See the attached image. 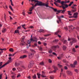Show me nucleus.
<instances>
[{
	"label": "nucleus",
	"mask_w": 79,
	"mask_h": 79,
	"mask_svg": "<svg viewBox=\"0 0 79 79\" xmlns=\"http://www.w3.org/2000/svg\"><path fill=\"white\" fill-rule=\"evenodd\" d=\"M30 50L32 52V53H29L28 54V56L30 59H32L34 56V53H35V51L34 50L31 49Z\"/></svg>",
	"instance_id": "obj_1"
},
{
	"label": "nucleus",
	"mask_w": 79,
	"mask_h": 79,
	"mask_svg": "<svg viewBox=\"0 0 79 79\" xmlns=\"http://www.w3.org/2000/svg\"><path fill=\"white\" fill-rule=\"evenodd\" d=\"M70 40L71 41V42H70V44H71V45H72L73 43H76V42H77L76 39L74 38H72L71 39L69 38L68 39V41H70Z\"/></svg>",
	"instance_id": "obj_2"
},
{
	"label": "nucleus",
	"mask_w": 79,
	"mask_h": 79,
	"mask_svg": "<svg viewBox=\"0 0 79 79\" xmlns=\"http://www.w3.org/2000/svg\"><path fill=\"white\" fill-rule=\"evenodd\" d=\"M48 2H47V3H45L44 6H45L47 8L48 7L49 8H51L55 12L57 11V9H54L53 7L48 6Z\"/></svg>",
	"instance_id": "obj_3"
},
{
	"label": "nucleus",
	"mask_w": 79,
	"mask_h": 79,
	"mask_svg": "<svg viewBox=\"0 0 79 79\" xmlns=\"http://www.w3.org/2000/svg\"><path fill=\"white\" fill-rule=\"evenodd\" d=\"M37 5H41L40 2L36 3L34 6H32L30 8L29 11H32V10L34 9V8L35 6H37Z\"/></svg>",
	"instance_id": "obj_4"
},
{
	"label": "nucleus",
	"mask_w": 79,
	"mask_h": 79,
	"mask_svg": "<svg viewBox=\"0 0 79 79\" xmlns=\"http://www.w3.org/2000/svg\"><path fill=\"white\" fill-rule=\"evenodd\" d=\"M66 3H67V1H61V5H62V6H65V8H68V5L66 4Z\"/></svg>",
	"instance_id": "obj_5"
},
{
	"label": "nucleus",
	"mask_w": 79,
	"mask_h": 79,
	"mask_svg": "<svg viewBox=\"0 0 79 79\" xmlns=\"http://www.w3.org/2000/svg\"><path fill=\"white\" fill-rule=\"evenodd\" d=\"M31 2H37V3H40L41 5H38V6H44L45 3H42V2H39V1H36L35 0H31Z\"/></svg>",
	"instance_id": "obj_6"
},
{
	"label": "nucleus",
	"mask_w": 79,
	"mask_h": 79,
	"mask_svg": "<svg viewBox=\"0 0 79 79\" xmlns=\"http://www.w3.org/2000/svg\"><path fill=\"white\" fill-rule=\"evenodd\" d=\"M51 48L53 50H55L57 48H59V46L58 45L52 46L51 47Z\"/></svg>",
	"instance_id": "obj_7"
},
{
	"label": "nucleus",
	"mask_w": 79,
	"mask_h": 79,
	"mask_svg": "<svg viewBox=\"0 0 79 79\" xmlns=\"http://www.w3.org/2000/svg\"><path fill=\"white\" fill-rule=\"evenodd\" d=\"M53 68L55 69L54 70H53V71H52L51 73H56V70L58 69L57 68V67L56 66H55V65H53L52 66Z\"/></svg>",
	"instance_id": "obj_8"
},
{
	"label": "nucleus",
	"mask_w": 79,
	"mask_h": 79,
	"mask_svg": "<svg viewBox=\"0 0 79 79\" xmlns=\"http://www.w3.org/2000/svg\"><path fill=\"white\" fill-rule=\"evenodd\" d=\"M67 74L69 76H72L73 75V73L71 71L69 70H67L66 71Z\"/></svg>",
	"instance_id": "obj_9"
},
{
	"label": "nucleus",
	"mask_w": 79,
	"mask_h": 79,
	"mask_svg": "<svg viewBox=\"0 0 79 79\" xmlns=\"http://www.w3.org/2000/svg\"><path fill=\"white\" fill-rule=\"evenodd\" d=\"M76 64H77V61H75L73 63V64H70V65L72 67H73V68H75V65H76Z\"/></svg>",
	"instance_id": "obj_10"
},
{
	"label": "nucleus",
	"mask_w": 79,
	"mask_h": 79,
	"mask_svg": "<svg viewBox=\"0 0 79 79\" xmlns=\"http://www.w3.org/2000/svg\"><path fill=\"white\" fill-rule=\"evenodd\" d=\"M65 11H66V10L65 9V10H57L56 12H58V13H63V14H64V12Z\"/></svg>",
	"instance_id": "obj_11"
},
{
	"label": "nucleus",
	"mask_w": 79,
	"mask_h": 79,
	"mask_svg": "<svg viewBox=\"0 0 79 79\" xmlns=\"http://www.w3.org/2000/svg\"><path fill=\"white\" fill-rule=\"evenodd\" d=\"M77 15H78V13L77 12L74 13V14L73 18H77Z\"/></svg>",
	"instance_id": "obj_12"
},
{
	"label": "nucleus",
	"mask_w": 79,
	"mask_h": 79,
	"mask_svg": "<svg viewBox=\"0 0 79 79\" xmlns=\"http://www.w3.org/2000/svg\"><path fill=\"white\" fill-rule=\"evenodd\" d=\"M27 56V55H24L23 56H21L19 58L21 59H23V58H26Z\"/></svg>",
	"instance_id": "obj_13"
},
{
	"label": "nucleus",
	"mask_w": 79,
	"mask_h": 79,
	"mask_svg": "<svg viewBox=\"0 0 79 79\" xmlns=\"http://www.w3.org/2000/svg\"><path fill=\"white\" fill-rule=\"evenodd\" d=\"M54 2H56V3H60L61 5V1L60 0H54Z\"/></svg>",
	"instance_id": "obj_14"
},
{
	"label": "nucleus",
	"mask_w": 79,
	"mask_h": 79,
	"mask_svg": "<svg viewBox=\"0 0 79 79\" xmlns=\"http://www.w3.org/2000/svg\"><path fill=\"white\" fill-rule=\"evenodd\" d=\"M39 31H38V32H45V30H43L42 29H41Z\"/></svg>",
	"instance_id": "obj_15"
},
{
	"label": "nucleus",
	"mask_w": 79,
	"mask_h": 79,
	"mask_svg": "<svg viewBox=\"0 0 79 79\" xmlns=\"http://www.w3.org/2000/svg\"><path fill=\"white\" fill-rule=\"evenodd\" d=\"M53 52V50L52 49H49L48 50V53H52Z\"/></svg>",
	"instance_id": "obj_16"
},
{
	"label": "nucleus",
	"mask_w": 79,
	"mask_h": 79,
	"mask_svg": "<svg viewBox=\"0 0 79 79\" xmlns=\"http://www.w3.org/2000/svg\"><path fill=\"white\" fill-rule=\"evenodd\" d=\"M61 6H60V8H62L63 9V10H65V9H66V7H65V6H62V4H61Z\"/></svg>",
	"instance_id": "obj_17"
},
{
	"label": "nucleus",
	"mask_w": 79,
	"mask_h": 79,
	"mask_svg": "<svg viewBox=\"0 0 79 79\" xmlns=\"http://www.w3.org/2000/svg\"><path fill=\"white\" fill-rule=\"evenodd\" d=\"M57 18L58 19L60 23H61V16H57Z\"/></svg>",
	"instance_id": "obj_18"
},
{
	"label": "nucleus",
	"mask_w": 79,
	"mask_h": 79,
	"mask_svg": "<svg viewBox=\"0 0 79 79\" xmlns=\"http://www.w3.org/2000/svg\"><path fill=\"white\" fill-rule=\"evenodd\" d=\"M20 64L19 63H15V66H19Z\"/></svg>",
	"instance_id": "obj_19"
},
{
	"label": "nucleus",
	"mask_w": 79,
	"mask_h": 79,
	"mask_svg": "<svg viewBox=\"0 0 79 79\" xmlns=\"http://www.w3.org/2000/svg\"><path fill=\"white\" fill-rule=\"evenodd\" d=\"M44 62L43 61L40 62L39 64V65H40L41 66H44Z\"/></svg>",
	"instance_id": "obj_20"
},
{
	"label": "nucleus",
	"mask_w": 79,
	"mask_h": 79,
	"mask_svg": "<svg viewBox=\"0 0 79 79\" xmlns=\"http://www.w3.org/2000/svg\"><path fill=\"white\" fill-rule=\"evenodd\" d=\"M8 64V63H5V64H4V65L1 66V67L0 68H2L4 67L5 66H6V65Z\"/></svg>",
	"instance_id": "obj_21"
},
{
	"label": "nucleus",
	"mask_w": 79,
	"mask_h": 79,
	"mask_svg": "<svg viewBox=\"0 0 79 79\" xmlns=\"http://www.w3.org/2000/svg\"><path fill=\"white\" fill-rule=\"evenodd\" d=\"M64 44H67L68 42H67V40H64V41H62Z\"/></svg>",
	"instance_id": "obj_22"
},
{
	"label": "nucleus",
	"mask_w": 79,
	"mask_h": 79,
	"mask_svg": "<svg viewBox=\"0 0 79 79\" xmlns=\"http://www.w3.org/2000/svg\"><path fill=\"white\" fill-rule=\"evenodd\" d=\"M6 31V28H3L2 31V32L4 33V32H5Z\"/></svg>",
	"instance_id": "obj_23"
},
{
	"label": "nucleus",
	"mask_w": 79,
	"mask_h": 79,
	"mask_svg": "<svg viewBox=\"0 0 79 79\" xmlns=\"http://www.w3.org/2000/svg\"><path fill=\"white\" fill-rule=\"evenodd\" d=\"M24 53H28V52L26 50H24L23 51Z\"/></svg>",
	"instance_id": "obj_24"
},
{
	"label": "nucleus",
	"mask_w": 79,
	"mask_h": 79,
	"mask_svg": "<svg viewBox=\"0 0 79 79\" xmlns=\"http://www.w3.org/2000/svg\"><path fill=\"white\" fill-rule=\"evenodd\" d=\"M33 40H34V42H37V39L36 37H34Z\"/></svg>",
	"instance_id": "obj_25"
},
{
	"label": "nucleus",
	"mask_w": 79,
	"mask_h": 79,
	"mask_svg": "<svg viewBox=\"0 0 79 79\" xmlns=\"http://www.w3.org/2000/svg\"><path fill=\"white\" fill-rule=\"evenodd\" d=\"M37 76H38V79H40V74L39 73H37Z\"/></svg>",
	"instance_id": "obj_26"
},
{
	"label": "nucleus",
	"mask_w": 79,
	"mask_h": 79,
	"mask_svg": "<svg viewBox=\"0 0 79 79\" xmlns=\"http://www.w3.org/2000/svg\"><path fill=\"white\" fill-rule=\"evenodd\" d=\"M32 77L34 79H35L37 78V77L36 76V74H34L33 76H32Z\"/></svg>",
	"instance_id": "obj_27"
},
{
	"label": "nucleus",
	"mask_w": 79,
	"mask_h": 79,
	"mask_svg": "<svg viewBox=\"0 0 79 79\" xmlns=\"http://www.w3.org/2000/svg\"><path fill=\"white\" fill-rule=\"evenodd\" d=\"M17 69L19 71H22V69H21V68L19 67L17 68Z\"/></svg>",
	"instance_id": "obj_28"
},
{
	"label": "nucleus",
	"mask_w": 79,
	"mask_h": 79,
	"mask_svg": "<svg viewBox=\"0 0 79 79\" xmlns=\"http://www.w3.org/2000/svg\"><path fill=\"white\" fill-rule=\"evenodd\" d=\"M63 49L64 50H65L66 49V47L65 46H63Z\"/></svg>",
	"instance_id": "obj_29"
},
{
	"label": "nucleus",
	"mask_w": 79,
	"mask_h": 79,
	"mask_svg": "<svg viewBox=\"0 0 79 79\" xmlns=\"http://www.w3.org/2000/svg\"><path fill=\"white\" fill-rule=\"evenodd\" d=\"M9 8H10V9L12 11H13L14 10L13 9V8H12V7H11V6H9Z\"/></svg>",
	"instance_id": "obj_30"
},
{
	"label": "nucleus",
	"mask_w": 79,
	"mask_h": 79,
	"mask_svg": "<svg viewBox=\"0 0 79 79\" xmlns=\"http://www.w3.org/2000/svg\"><path fill=\"white\" fill-rule=\"evenodd\" d=\"M32 65H31V64H29L28 65V67L29 68H31L32 67Z\"/></svg>",
	"instance_id": "obj_31"
},
{
	"label": "nucleus",
	"mask_w": 79,
	"mask_h": 79,
	"mask_svg": "<svg viewBox=\"0 0 79 79\" xmlns=\"http://www.w3.org/2000/svg\"><path fill=\"white\" fill-rule=\"evenodd\" d=\"M30 42H34V39H32V38H31L30 39Z\"/></svg>",
	"instance_id": "obj_32"
},
{
	"label": "nucleus",
	"mask_w": 79,
	"mask_h": 79,
	"mask_svg": "<svg viewBox=\"0 0 79 79\" xmlns=\"http://www.w3.org/2000/svg\"><path fill=\"white\" fill-rule=\"evenodd\" d=\"M22 27L24 29H26V28L25 27L26 26V24H23L22 25Z\"/></svg>",
	"instance_id": "obj_33"
},
{
	"label": "nucleus",
	"mask_w": 79,
	"mask_h": 79,
	"mask_svg": "<svg viewBox=\"0 0 79 79\" xmlns=\"http://www.w3.org/2000/svg\"><path fill=\"white\" fill-rule=\"evenodd\" d=\"M54 3L55 4V5L56 6H60L58 4L56 3L55 2H54Z\"/></svg>",
	"instance_id": "obj_34"
},
{
	"label": "nucleus",
	"mask_w": 79,
	"mask_h": 79,
	"mask_svg": "<svg viewBox=\"0 0 79 79\" xmlns=\"http://www.w3.org/2000/svg\"><path fill=\"white\" fill-rule=\"evenodd\" d=\"M67 12L68 13V14L70 16H71L72 15V14H71V12L70 11H68Z\"/></svg>",
	"instance_id": "obj_35"
},
{
	"label": "nucleus",
	"mask_w": 79,
	"mask_h": 79,
	"mask_svg": "<svg viewBox=\"0 0 79 79\" xmlns=\"http://www.w3.org/2000/svg\"><path fill=\"white\" fill-rule=\"evenodd\" d=\"M58 41V40H54L53 41V42L54 43H56V42H57Z\"/></svg>",
	"instance_id": "obj_36"
},
{
	"label": "nucleus",
	"mask_w": 79,
	"mask_h": 79,
	"mask_svg": "<svg viewBox=\"0 0 79 79\" xmlns=\"http://www.w3.org/2000/svg\"><path fill=\"white\" fill-rule=\"evenodd\" d=\"M30 64H31V65H33V64H34V62L33 61H31L30 62Z\"/></svg>",
	"instance_id": "obj_37"
},
{
	"label": "nucleus",
	"mask_w": 79,
	"mask_h": 79,
	"mask_svg": "<svg viewBox=\"0 0 79 79\" xmlns=\"http://www.w3.org/2000/svg\"><path fill=\"white\" fill-rule=\"evenodd\" d=\"M48 62L49 63H52V60L51 59H48Z\"/></svg>",
	"instance_id": "obj_38"
},
{
	"label": "nucleus",
	"mask_w": 79,
	"mask_h": 79,
	"mask_svg": "<svg viewBox=\"0 0 79 79\" xmlns=\"http://www.w3.org/2000/svg\"><path fill=\"white\" fill-rule=\"evenodd\" d=\"M25 39V37L24 36H23L22 37V40H21L22 42H23V41H24V40Z\"/></svg>",
	"instance_id": "obj_39"
},
{
	"label": "nucleus",
	"mask_w": 79,
	"mask_h": 79,
	"mask_svg": "<svg viewBox=\"0 0 79 79\" xmlns=\"http://www.w3.org/2000/svg\"><path fill=\"white\" fill-rule=\"evenodd\" d=\"M9 51H10V52H13L14 51V50H13V48H11L10 49Z\"/></svg>",
	"instance_id": "obj_40"
},
{
	"label": "nucleus",
	"mask_w": 79,
	"mask_h": 79,
	"mask_svg": "<svg viewBox=\"0 0 79 79\" xmlns=\"http://www.w3.org/2000/svg\"><path fill=\"white\" fill-rule=\"evenodd\" d=\"M49 35H50V34H48L47 35H44V36L45 37H48V36H49Z\"/></svg>",
	"instance_id": "obj_41"
},
{
	"label": "nucleus",
	"mask_w": 79,
	"mask_h": 79,
	"mask_svg": "<svg viewBox=\"0 0 79 79\" xmlns=\"http://www.w3.org/2000/svg\"><path fill=\"white\" fill-rule=\"evenodd\" d=\"M21 42L22 45H25V42H24V41L22 42V41H21Z\"/></svg>",
	"instance_id": "obj_42"
},
{
	"label": "nucleus",
	"mask_w": 79,
	"mask_h": 79,
	"mask_svg": "<svg viewBox=\"0 0 79 79\" xmlns=\"http://www.w3.org/2000/svg\"><path fill=\"white\" fill-rule=\"evenodd\" d=\"M27 44H29V46H30V47L31 46V45H30V44H31L30 41L28 40V41L27 42Z\"/></svg>",
	"instance_id": "obj_43"
},
{
	"label": "nucleus",
	"mask_w": 79,
	"mask_h": 79,
	"mask_svg": "<svg viewBox=\"0 0 79 79\" xmlns=\"http://www.w3.org/2000/svg\"><path fill=\"white\" fill-rule=\"evenodd\" d=\"M16 77V76L15 75H13L12 76V78L13 79H15V78Z\"/></svg>",
	"instance_id": "obj_44"
},
{
	"label": "nucleus",
	"mask_w": 79,
	"mask_h": 79,
	"mask_svg": "<svg viewBox=\"0 0 79 79\" xmlns=\"http://www.w3.org/2000/svg\"><path fill=\"white\" fill-rule=\"evenodd\" d=\"M15 33H19V31L18 30H16L15 31Z\"/></svg>",
	"instance_id": "obj_45"
},
{
	"label": "nucleus",
	"mask_w": 79,
	"mask_h": 79,
	"mask_svg": "<svg viewBox=\"0 0 79 79\" xmlns=\"http://www.w3.org/2000/svg\"><path fill=\"white\" fill-rule=\"evenodd\" d=\"M74 3L73 2H71L70 3V4L69 5V6H71V5Z\"/></svg>",
	"instance_id": "obj_46"
},
{
	"label": "nucleus",
	"mask_w": 79,
	"mask_h": 79,
	"mask_svg": "<svg viewBox=\"0 0 79 79\" xmlns=\"http://www.w3.org/2000/svg\"><path fill=\"white\" fill-rule=\"evenodd\" d=\"M57 65H58V66L60 68H61V67H62V65H60V64H57Z\"/></svg>",
	"instance_id": "obj_47"
},
{
	"label": "nucleus",
	"mask_w": 79,
	"mask_h": 79,
	"mask_svg": "<svg viewBox=\"0 0 79 79\" xmlns=\"http://www.w3.org/2000/svg\"><path fill=\"white\" fill-rule=\"evenodd\" d=\"M50 79H53V78H54V76H51L50 77Z\"/></svg>",
	"instance_id": "obj_48"
},
{
	"label": "nucleus",
	"mask_w": 79,
	"mask_h": 79,
	"mask_svg": "<svg viewBox=\"0 0 79 79\" xmlns=\"http://www.w3.org/2000/svg\"><path fill=\"white\" fill-rule=\"evenodd\" d=\"M62 57L60 56L59 57H57V58L58 60H61V59Z\"/></svg>",
	"instance_id": "obj_49"
},
{
	"label": "nucleus",
	"mask_w": 79,
	"mask_h": 79,
	"mask_svg": "<svg viewBox=\"0 0 79 79\" xmlns=\"http://www.w3.org/2000/svg\"><path fill=\"white\" fill-rule=\"evenodd\" d=\"M72 27H73V26H69V29H71V30H73V28Z\"/></svg>",
	"instance_id": "obj_50"
},
{
	"label": "nucleus",
	"mask_w": 79,
	"mask_h": 79,
	"mask_svg": "<svg viewBox=\"0 0 79 79\" xmlns=\"http://www.w3.org/2000/svg\"><path fill=\"white\" fill-rule=\"evenodd\" d=\"M52 54L54 55H55L56 56H57V54L55 52H53Z\"/></svg>",
	"instance_id": "obj_51"
},
{
	"label": "nucleus",
	"mask_w": 79,
	"mask_h": 79,
	"mask_svg": "<svg viewBox=\"0 0 79 79\" xmlns=\"http://www.w3.org/2000/svg\"><path fill=\"white\" fill-rule=\"evenodd\" d=\"M37 44L36 43H35V45H33L32 46V47H35V46H37Z\"/></svg>",
	"instance_id": "obj_52"
},
{
	"label": "nucleus",
	"mask_w": 79,
	"mask_h": 79,
	"mask_svg": "<svg viewBox=\"0 0 79 79\" xmlns=\"http://www.w3.org/2000/svg\"><path fill=\"white\" fill-rule=\"evenodd\" d=\"M72 50L73 52H76V50H75V48H73Z\"/></svg>",
	"instance_id": "obj_53"
},
{
	"label": "nucleus",
	"mask_w": 79,
	"mask_h": 79,
	"mask_svg": "<svg viewBox=\"0 0 79 79\" xmlns=\"http://www.w3.org/2000/svg\"><path fill=\"white\" fill-rule=\"evenodd\" d=\"M0 50H2V51H3V50H6V48H4V49H0Z\"/></svg>",
	"instance_id": "obj_54"
},
{
	"label": "nucleus",
	"mask_w": 79,
	"mask_h": 79,
	"mask_svg": "<svg viewBox=\"0 0 79 79\" xmlns=\"http://www.w3.org/2000/svg\"><path fill=\"white\" fill-rule=\"evenodd\" d=\"M41 76L42 77H46V76H44V74H42L41 75Z\"/></svg>",
	"instance_id": "obj_55"
},
{
	"label": "nucleus",
	"mask_w": 79,
	"mask_h": 79,
	"mask_svg": "<svg viewBox=\"0 0 79 79\" xmlns=\"http://www.w3.org/2000/svg\"><path fill=\"white\" fill-rule=\"evenodd\" d=\"M40 40H42V39H43V40H45V38H40Z\"/></svg>",
	"instance_id": "obj_56"
},
{
	"label": "nucleus",
	"mask_w": 79,
	"mask_h": 79,
	"mask_svg": "<svg viewBox=\"0 0 79 79\" xmlns=\"http://www.w3.org/2000/svg\"><path fill=\"white\" fill-rule=\"evenodd\" d=\"M39 49L41 51H42V48L41 47L39 48Z\"/></svg>",
	"instance_id": "obj_57"
},
{
	"label": "nucleus",
	"mask_w": 79,
	"mask_h": 79,
	"mask_svg": "<svg viewBox=\"0 0 79 79\" xmlns=\"http://www.w3.org/2000/svg\"><path fill=\"white\" fill-rule=\"evenodd\" d=\"M43 44L44 45V46H46V45H47V43H44Z\"/></svg>",
	"instance_id": "obj_58"
},
{
	"label": "nucleus",
	"mask_w": 79,
	"mask_h": 79,
	"mask_svg": "<svg viewBox=\"0 0 79 79\" xmlns=\"http://www.w3.org/2000/svg\"><path fill=\"white\" fill-rule=\"evenodd\" d=\"M20 76H21V74H18L17 75V77H20Z\"/></svg>",
	"instance_id": "obj_59"
},
{
	"label": "nucleus",
	"mask_w": 79,
	"mask_h": 79,
	"mask_svg": "<svg viewBox=\"0 0 79 79\" xmlns=\"http://www.w3.org/2000/svg\"><path fill=\"white\" fill-rule=\"evenodd\" d=\"M59 32H60V31H58L57 32H55V34H56V35H57V34H58V33H59Z\"/></svg>",
	"instance_id": "obj_60"
},
{
	"label": "nucleus",
	"mask_w": 79,
	"mask_h": 79,
	"mask_svg": "<svg viewBox=\"0 0 79 79\" xmlns=\"http://www.w3.org/2000/svg\"><path fill=\"white\" fill-rule=\"evenodd\" d=\"M64 69L67 70L68 69V67L65 66L64 67Z\"/></svg>",
	"instance_id": "obj_61"
},
{
	"label": "nucleus",
	"mask_w": 79,
	"mask_h": 79,
	"mask_svg": "<svg viewBox=\"0 0 79 79\" xmlns=\"http://www.w3.org/2000/svg\"><path fill=\"white\" fill-rule=\"evenodd\" d=\"M11 60H9L8 61V62L7 63H8H8H11Z\"/></svg>",
	"instance_id": "obj_62"
},
{
	"label": "nucleus",
	"mask_w": 79,
	"mask_h": 79,
	"mask_svg": "<svg viewBox=\"0 0 79 79\" xmlns=\"http://www.w3.org/2000/svg\"><path fill=\"white\" fill-rule=\"evenodd\" d=\"M72 12H75V11H76V10H72Z\"/></svg>",
	"instance_id": "obj_63"
},
{
	"label": "nucleus",
	"mask_w": 79,
	"mask_h": 79,
	"mask_svg": "<svg viewBox=\"0 0 79 79\" xmlns=\"http://www.w3.org/2000/svg\"><path fill=\"white\" fill-rule=\"evenodd\" d=\"M16 69L15 68H13L12 69V70L14 71H15Z\"/></svg>",
	"instance_id": "obj_64"
}]
</instances>
